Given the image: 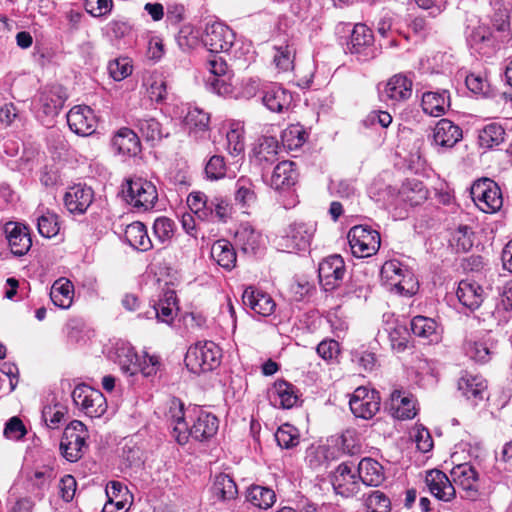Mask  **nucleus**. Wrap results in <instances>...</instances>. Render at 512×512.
<instances>
[{"instance_id":"423d86ee","label":"nucleus","mask_w":512,"mask_h":512,"mask_svg":"<svg viewBox=\"0 0 512 512\" xmlns=\"http://www.w3.org/2000/svg\"><path fill=\"white\" fill-rule=\"evenodd\" d=\"M348 241L351 251L358 258L370 257L379 250L380 234L367 226L358 225L350 229Z\"/></svg>"},{"instance_id":"79ce46f5","label":"nucleus","mask_w":512,"mask_h":512,"mask_svg":"<svg viewBox=\"0 0 512 512\" xmlns=\"http://www.w3.org/2000/svg\"><path fill=\"white\" fill-rule=\"evenodd\" d=\"M372 41L373 35L371 30L364 24H356L351 34L349 49L352 53H360Z\"/></svg>"},{"instance_id":"bb28decb","label":"nucleus","mask_w":512,"mask_h":512,"mask_svg":"<svg viewBox=\"0 0 512 512\" xmlns=\"http://www.w3.org/2000/svg\"><path fill=\"white\" fill-rule=\"evenodd\" d=\"M411 330L414 335L429 343L438 342L441 337L440 328L435 320L424 316H416L412 319Z\"/></svg>"},{"instance_id":"680f3d73","label":"nucleus","mask_w":512,"mask_h":512,"mask_svg":"<svg viewBox=\"0 0 512 512\" xmlns=\"http://www.w3.org/2000/svg\"><path fill=\"white\" fill-rule=\"evenodd\" d=\"M366 507L368 512H389L390 501L380 491H374L366 499Z\"/></svg>"},{"instance_id":"4d7b16f0","label":"nucleus","mask_w":512,"mask_h":512,"mask_svg":"<svg viewBox=\"0 0 512 512\" xmlns=\"http://www.w3.org/2000/svg\"><path fill=\"white\" fill-rule=\"evenodd\" d=\"M177 43L183 50L194 48L199 43V33L190 24L183 25L177 36Z\"/></svg>"},{"instance_id":"603ef678","label":"nucleus","mask_w":512,"mask_h":512,"mask_svg":"<svg viewBox=\"0 0 512 512\" xmlns=\"http://www.w3.org/2000/svg\"><path fill=\"white\" fill-rule=\"evenodd\" d=\"M294 57L295 50L292 46H280L275 48L273 62L280 71L286 72L293 68Z\"/></svg>"},{"instance_id":"9d476101","label":"nucleus","mask_w":512,"mask_h":512,"mask_svg":"<svg viewBox=\"0 0 512 512\" xmlns=\"http://www.w3.org/2000/svg\"><path fill=\"white\" fill-rule=\"evenodd\" d=\"M380 401L381 399L377 391L360 386L353 392L349 405L356 417L371 419L379 411Z\"/></svg>"},{"instance_id":"4468645a","label":"nucleus","mask_w":512,"mask_h":512,"mask_svg":"<svg viewBox=\"0 0 512 512\" xmlns=\"http://www.w3.org/2000/svg\"><path fill=\"white\" fill-rule=\"evenodd\" d=\"M425 482L431 494L439 500L449 502L456 496V490L450 478L440 470L427 471Z\"/></svg>"},{"instance_id":"7c9ffc66","label":"nucleus","mask_w":512,"mask_h":512,"mask_svg":"<svg viewBox=\"0 0 512 512\" xmlns=\"http://www.w3.org/2000/svg\"><path fill=\"white\" fill-rule=\"evenodd\" d=\"M74 287L71 281L66 278L56 280L50 291L52 302L63 309L69 308L73 302Z\"/></svg>"},{"instance_id":"69168bd1","label":"nucleus","mask_w":512,"mask_h":512,"mask_svg":"<svg viewBox=\"0 0 512 512\" xmlns=\"http://www.w3.org/2000/svg\"><path fill=\"white\" fill-rule=\"evenodd\" d=\"M160 368V362L157 356H149L144 353L140 355L139 370L143 376L151 377L156 375Z\"/></svg>"},{"instance_id":"c756f323","label":"nucleus","mask_w":512,"mask_h":512,"mask_svg":"<svg viewBox=\"0 0 512 512\" xmlns=\"http://www.w3.org/2000/svg\"><path fill=\"white\" fill-rule=\"evenodd\" d=\"M291 94L284 88L273 85L264 92L263 103L273 112H282L291 103Z\"/></svg>"},{"instance_id":"72a5a7b5","label":"nucleus","mask_w":512,"mask_h":512,"mask_svg":"<svg viewBox=\"0 0 512 512\" xmlns=\"http://www.w3.org/2000/svg\"><path fill=\"white\" fill-rule=\"evenodd\" d=\"M176 297L173 291L165 294V301H161L158 307H152L145 312L146 318H157L164 323H171L176 315Z\"/></svg>"},{"instance_id":"3c124183","label":"nucleus","mask_w":512,"mask_h":512,"mask_svg":"<svg viewBox=\"0 0 512 512\" xmlns=\"http://www.w3.org/2000/svg\"><path fill=\"white\" fill-rule=\"evenodd\" d=\"M39 233L46 238H51L59 233L58 217L52 212L41 214L37 219Z\"/></svg>"},{"instance_id":"a878e982","label":"nucleus","mask_w":512,"mask_h":512,"mask_svg":"<svg viewBox=\"0 0 512 512\" xmlns=\"http://www.w3.org/2000/svg\"><path fill=\"white\" fill-rule=\"evenodd\" d=\"M358 480L367 486H378L384 480L383 468L376 460L364 458L358 465Z\"/></svg>"},{"instance_id":"f704fd0d","label":"nucleus","mask_w":512,"mask_h":512,"mask_svg":"<svg viewBox=\"0 0 512 512\" xmlns=\"http://www.w3.org/2000/svg\"><path fill=\"white\" fill-rule=\"evenodd\" d=\"M448 107V97L445 92H426L422 96L423 111L431 116L438 117L444 114Z\"/></svg>"},{"instance_id":"cd10ccee","label":"nucleus","mask_w":512,"mask_h":512,"mask_svg":"<svg viewBox=\"0 0 512 512\" xmlns=\"http://www.w3.org/2000/svg\"><path fill=\"white\" fill-rule=\"evenodd\" d=\"M483 289L475 282L463 280L459 283L457 289V297L459 301L470 309L480 306L483 301Z\"/></svg>"},{"instance_id":"a211bd4d","label":"nucleus","mask_w":512,"mask_h":512,"mask_svg":"<svg viewBox=\"0 0 512 512\" xmlns=\"http://www.w3.org/2000/svg\"><path fill=\"white\" fill-rule=\"evenodd\" d=\"M381 95L393 102L406 101L412 95V80L403 74H396L384 84Z\"/></svg>"},{"instance_id":"7ed1b4c3","label":"nucleus","mask_w":512,"mask_h":512,"mask_svg":"<svg viewBox=\"0 0 512 512\" xmlns=\"http://www.w3.org/2000/svg\"><path fill=\"white\" fill-rule=\"evenodd\" d=\"M220 358V348L212 341H204L188 349L185 363L191 372L199 374L215 369L220 364Z\"/></svg>"},{"instance_id":"e2e57ef3","label":"nucleus","mask_w":512,"mask_h":512,"mask_svg":"<svg viewBox=\"0 0 512 512\" xmlns=\"http://www.w3.org/2000/svg\"><path fill=\"white\" fill-rule=\"evenodd\" d=\"M153 232L160 242H165L173 236L174 224L168 218H158L154 222Z\"/></svg>"},{"instance_id":"6ab92c4d","label":"nucleus","mask_w":512,"mask_h":512,"mask_svg":"<svg viewBox=\"0 0 512 512\" xmlns=\"http://www.w3.org/2000/svg\"><path fill=\"white\" fill-rule=\"evenodd\" d=\"M242 299L245 306L261 316L271 315L276 307L274 300L269 294L254 287L246 288Z\"/></svg>"},{"instance_id":"58836bf2","label":"nucleus","mask_w":512,"mask_h":512,"mask_svg":"<svg viewBox=\"0 0 512 512\" xmlns=\"http://www.w3.org/2000/svg\"><path fill=\"white\" fill-rule=\"evenodd\" d=\"M246 498L253 505L267 509L274 504L276 495L270 488L255 485L248 489Z\"/></svg>"},{"instance_id":"1a4fd4ad","label":"nucleus","mask_w":512,"mask_h":512,"mask_svg":"<svg viewBox=\"0 0 512 512\" xmlns=\"http://www.w3.org/2000/svg\"><path fill=\"white\" fill-rule=\"evenodd\" d=\"M234 33L221 22L207 23L202 35V43L212 53L227 52L233 45Z\"/></svg>"},{"instance_id":"774afa93","label":"nucleus","mask_w":512,"mask_h":512,"mask_svg":"<svg viewBox=\"0 0 512 512\" xmlns=\"http://www.w3.org/2000/svg\"><path fill=\"white\" fill-rule=\"evenodd\" d=\"M206 174L211 179H219L225 175L226 167L224 159L221 156H213L208 161L206 168Z\"/></svg>"},{"instance_id":"0eeeda50","label":"nucleus","mask_w":512,"mask_h":512,"mask_svg":"<svg viewBox=\"0 0 512 512\" xmlns=\"http://www.w3.org/2000/svg\"><path fill=\"white\" fill-rule=\"evenodd\" d=\"M87 431L81 421H72L64 430L60 449L63 456L71 462L80 459L84 453Z\"/></svg>"},{"instance_id":"39448f33","label":"nucleus","mask_w":512,"mask_h":512,"mask_svg":"<svg viewBox=\"0 0 512 512\" xmlns=\"http://www.w3.org/2000/svg\"><path fill=\"white\" fill-rule=\"evenodd\" d=\"M470 193L475 205L485 213H495L502 207L503 199L500 189L488 178L474 182Z\"/></svg>"},{"instance_id":"20e7f679","label":"nucleus","mask_w":512,"mask_h":512,"mask_svg":"<svg viewBox=\"0 0 512 512\" xmlns=\"http://www.w3.org/2000/svg\"><path fill=\"white\" fill-rule=\"evenodd\" d=\"M125 200L133 208L147 211L154 207L158 192L151 181L142 177H133L126 180L123 186Z\"/></svg>"},{"instance_id":"5fc2aeb1","label":"nucleus","mask_w":512,"mask_h":512,"mask_svg":"<svg viewBox=\"0 0 512 512\" xmlns=\"http://www.w3.org/2000/svg\"><path fill=\"white\" fill-rule=\"evenodd\" d=\"M338 446L344 453L354 455L361 449L360 439L354 429L345 430L339 438Z\"/></svg>"},{"instance_id":"a19ab883","label":"nucleus","mask_w":512,"mask_h":512,"mask_svg":"<svg viewBox=\"0 0 512 512\" xmlns=\"http://www.w3.org/2000/svg\"><path fill=\"white\" fill-rule=\"evenodd\" d=\"M212 490L213 493L222 500L233 499L237 495L236 484L233 479L226 474L215 476Z\"/></svg>"},{"instance_id":"13d9d810","label":"nucleus","mask_w":512,"mask_h":512,"mask_svg":"<svg viewBox=\"0 0 512 512\" xmlns=\"http://www.w3.org/2000/svg\"><path fill=\"white\" fill-rule=\"evenodd\" d=\"M473 232L467 226H460L453 234L451 244L459 251H468L473 246Z\"/></svg>"},{"instance_id":"de8ad7c7","label":"nucleus","mask_w":512,"mask_h":512,"mask_svg":"<svg viewBox=\"0 0 512 512\" xmlns=\"http://www.w3.org/2000/svg\"><path fill=\"white\" fill-rule=\"evenodd\" d=\"M306 462L313 470L325 469L328 466V448L326 446H310L306 452Z\"/></svg>"},{"instance_id":"aec40b11","label":"nucleus","mask_w":512,"mask_h":512,"mask_svg":"<svg viewBox=\"0 0 512 512\" xmlns=\"http://www.w3.org/2000/svg\"><path fill=\"white\" fill-rule=\"evenodd\" d=\"M66 99L62 87L55 86L45 89L39 97L38 113L42 117L53 118L60 112Z\"/></svg>"},{"instance_id":"09e8293b","label":"nucleus","mask_w":512,"mask_h":512,"mask_svg":"<svg viewBox=\"0 0 512 512\" xmlns=\"http://www.w3.org/2000/svg\"><path fill=\"white\" fill-rule=\"evenodd\" d=\"M306 141V132L300 125H291L282 132V142L290 150L298 149Z\"/></svg>"},{"instance_id":"6e6552de","label":"nucleus","mask_w":512,"mask_h":512,"mask_svg":"<svg viewBox=\"0 0 512 512\" xmlns=\"http://www.w3.org/2000/svg\"><path fill=\"white\" fill-rule=\"evenodd\" d=\"M74 403L90 417L102 416L107 408L104 395L87 385H78L72 392Z\"/></svg>"},{"instance_id":"c85d7f7f","label":"nucleus","mask_w":512,"mask_h":512,"mask_svg":"<svg viewBox=\"0 0 512 512\" xmlns=\"http://www.w3.org/2000/svg\"><path fill=\"white\" fill-rule=\"evenodd\" d=\"M296 171L294 163L291 161H282L274 168L270 184L275 190H281L290 187L296 181Z\"/></svg>"},{"instance_id":"473e14b6","label":"nucleus","mask_w":512,"mask_h":512,"mask_svg":"<svg viewBox=\"0 0 512 512\" xmlns=\"http://www.w3.org/2000/svg\"><path fill=\"white\" fill-rule=\"evenodd\" d=\"M315 226L307 223H294L290 226L287 238L291 241L290 247L305 249L311 242Z\"/></svg>"},{"instance_id":"338daca9","label":"nucleus","mask_w":512,"mask_h":512,"mask_svg":"<svg viewBox=\"0 0 512 512\" xmlns=\"http://www.w3.org/2000/svg\"><path fill=\"white\" fill-rule=\"evenodd\" d=\"M232 207L228 203L227 200L222 197H214L210 199L208 205V211L210 213H215V215L220 219L225 221L227 217L231 214Z\"/></svg>"},{"instance_id":"6e6d98bb","label":"nucleus","mask_w":512,"mask_h":512,"mask_svg":"<svg viewBox=\"0 0 512 512\" xmlns=\"http://www.w3.org/2000/svg\"><path fill=\"white\" fill-rule=\"evenodd\" d=\"M185 125L191 130H204L208 126L209 116L199 108H190L184 119Z\"/></svg>"},{"instance_id":"37998d69","label":"nucleus","mask_w":512,"mask_h":512,"mask_svg":"<svg viewBox=\"0 0 512 512\" xmlns=\"http://www.w3.org/2000/svg\"><path fill=\"white\" fill-rule=\"evenodd\" d=\"M401 195L411 205H419L427 199L428 192L422 182L409 180L403 185Z\"/></svg>"},{"instance_id":"2eb2a0df","label":"nucleus","mask_w":512,"mask_h":512,"mask_svg":"<svg viewBox=\"0 0 512 512\" xmlns=\"http://www.w3.org/2000/svg\"><path fill=\"white\" fill-rule=\"evenodd\" d=\"M93 190L82 184L70 187L64 195V204L71 213H84L93 202Z\"/></svg>"},{"instance_id":"864d4df0","label":"nucleus","mask_w":512,"mask_h":512,"mask_svg":"<svg viewBox=\"0 0 512 512\" xmlns=\"http://www.w3.org/2000/svg\"><path fill=\"white\" fill-rule=\"evenodd\" d=\"M279 150V143L274 137H264L254 149L259 160L272 161Z\"/></svg>"},{"instance_id":"4c0bfd02","label":"nucleus","mask_w":512,"mask_h":512,"mask_svg":"<svg viewBox=\"0 0 512 512\" xmlns=\"http://www.w3.org/2000/svg\"><path fill=\"white\" fill-rule=\"evenodd\" d=\"M227 149L231 155L239 156L244 152V125L241 122H231L226 134Z\"/></svg>"},{"instance_id":"4be33fe9","label":"nucleus","mask_w":512,"mask_h":512,"mask_svg":"<svg viewBox=\"0 0 512 512\" xmlns=\"http://www.w3.org/2000/svg\"><path fill=\"white\" fill-rule=\"evenodd\" d=\"M462 138V130L448 119H441L433 130V143L443 148H452Z\"/></svg>"},{"instance_id":"412c9836","label":"nucleus","mask_w":512,"mask_h":512,"mask_svg":"<svg viewBox=\"0 0 512 512\" xmlns=\"http://www.w3.org/2000/svg\"><path fill=\"white\" fill-rule=\"evenodd\" d=\"M457 388L466 399L478 402L484 397L487 383L486 380L478 374L464 372L458 379Z\"/></svg>"},{"instance_id":"f3484780","label":"nucleus","mask_w":512,"mask_h":512,"mask_svg":"<svg viewBox=\"0 0 512 512\" xmlns=\"http://www.w3.org/2000/svg\"><path fill=\"white\" fill-rule=\"evenodd\" d=\"M5 233L9 248L14 255L22 256L29 251L32 241L26 226L8 222L5 225Z\"/></svg>"},{"instance_id":"8fccbe9b","label":"nucleus","mask_w":512,"mask_h":512,"mask_svg":"<svg viewBox=\"0 0 512 512\" xmlns=\"http://www.w3.org/2000/svg\"><path fill=\"white\" fill-rule=\"evenodd\" d=\"M140 133L147 141L161 140L168 132H164L161 124L154 118L142 119L138 123Z\"/></svg>"},{"instance_id":"5701e85b","label":"nucleus","mask_w":512,"mask_h":512,"mask_svg":"<svg viewBox=\"0 0 512 512\" xmlns=\"http://www.w3.org/2000/svg\"><path fill=\"white\" fill-rule=\"evenodd\" d=\"M112 147L121 155L135 156L140 152V140L137 134L126 127L120 128L112 137Z\"/></svg>"},{"instance_id":"393cba45","label":"nucleus","mask_w":512,"mask_h":512,"mask_svg":"<svg viewBox=\"0 0 512 512\" xmlns=\"http://www.w3.org/2000/svg\"><path fill=\"white\" fill-rule=\"evenodd\" d=\"M270 398L274 406L289 409L298 401L294 386L284 380H278L270 390Z\"/></svg>"},{"instance_id":"c9c22d12","label":"nucleus","mask_w":512,"mask_h":512,"mask_svg":"<svg viewBox=\"0 0 512 512\" xmlns=\"http://www.w3.org/2000/svg\"><path fill=\"white\" fill-rule=\"evenodd\" d=\"M211 256L225 269H232L235 266L236 253L226 240H218L212 245Z\"/></svg>"},{"instance_id":"bf43d9fd","label":"nucleus","mask_w":512,"mask_h":512,"mask_svg":"<svg viewBox=\"0 0 512 512\" xmlns=\"http://www.w3.org/2000/svg\"><path fill=\"white\" fill-rule=\"evenodd\" d=\"M209 201L201 192L191 193L187 198V204L191 211L200 219H204L208 215Z\"/></svg>"},{"instance_id":"e433bc0d","label":"nucleus","mask_w":512,"mask_h":512,"mask_svg":"<svg viewBox=\"0 0 512 512\" xmlns=\"http://www.w3.org/2000/svg\"><path fill=\"white\" fill-rule=\"evenodd\" d=\"M505 139L504 128L497 123H490L479 131L478 142L481 147L493 148Z\"/></svg>"},{"instance_id":"f257e3e1","label":"nucleus","mask_w":512,"mask_h":512,"mask_svg":"<svg viewBox=\"0 0 512 512\" xmlns=\"http://www.w3.org/2000/svg\"><path fill=\"white\" fill-rule=\"evenodd\" d=\"M173 434L179 444H185L189 435L196 440L203 441L214 436L218 430V419L209 413H200L192 427L188 428L184 420L183 404L179 400L171 402L169 410Z\"/></svg>"},{"instance_id":"f03ea898","label":"nucleus","mask_w":512,"mask_h":512,"mask_svg":"<svg viewBox=\"0 0 512 512\" xmlns=\"http://www.w3.org/2000/svg\"><path fill=\"white\" fill-rule=\"evenodd\" d=\"M381 280L389 290L401 295H413L418 289L413 273L396 260L383 264Z\"/></svg>"},{"instance_id":"a18cd8bd","label":"nucleus","mask_w":512,"mask_h":512,"mask_svg":"<svg viewBox=\"0 0 512 512\" xmlns=\"http://www.w3.org/2000/svg\"><path fill=\"white\" fill-rule=\"evenodd\" d=\"M275 438L279 446L286 449L293 448L300 442L298 429L289 423H285L278 428Z\"/></svg>"},{"instance_id":"c03bdc74","label":"nucleus","mask_w":512,"mask_h":512,"mask_svg":"<svg viewBox=\"0 0 512 512\" xmlns=\"http://www.w3.org/2000/svg\"><path fill=\"white\" fill-rule=\"evenodd\" d=\"M235 200L244 207H250L256 201L254 185L249 178L241 177L236 183Z\"/></svg>"},{"instance_id":"ddd939ff","label":"nucleus","mask_w":512,"mask_h":512,"mask_svg":"<svg viewBox=\"0 0 512 512\" xmlns=\"http://www.w3.org/2000/svg\"><path fill=\"white\" fill-rule=\"evenodd\" d=\"M67 123L74 133L88 136L95 131L96 117L90 107L78 105L67 114Z\"/></svg>"},{"instance_id":"0e129e2a","label":"nucleus","mask_w":512,"mask_h":512,"mask_svg":"<svg viewBox=\"0 0 512 512\" xmlns=\"http://www.w3.org/2000/svg\"><path fill=\"white\" fill-rule=\"evenodd\" d=\"M148 94L151 100L160 102L166 96V82L162 76L156 75L149 79Z\"/></svg>"},{"instance_id":"49530a36","label":"nucleus","mask_w":512,"mask_h":512,"mask_svg":"<svg viewBox=\"0 0 512 512\" xmlns=\"http://www.w3.org/2000/svg\"><path fill=\"white\" fill-rule=\"evenodd\" d=\"M109 75L115 81H122L133 72V62L129 57H118L108 63Z\"/></svg>"},{"instance_id":"dca6fc26","label":"nucleus","mask_w":512,"mask_h":512,"mask_svg":"<svg viewBox=\"0 0 512 512\" xmlns=\"http://www.w3.org/2000/svg\"><path fill=\"white\" fill-rule=\"evenodd\" d=\"M335 491L345 497L352 496L359 491V480L357 474L352 471L348 463L340 464L332 478Z\"/></svg>"},{"instance_id":"052dcab7","label":"nucleus","mask_w":512,"mask_h":512,"mask_svg":"<svg viewBox=\"0 0 512 512\" xmlns=\"http://www.w3.org/2000/svg\"><path fill=\"white\" fill-rule=\"evenodd\" d=\"M465 350L466 354L477 362H487L490 358V348L483 341H469Z\"/></svg>"},{"instance_id":"f8f14e48","label":"nucleus","mask_w":512,"mask_h":512,"mask_svg":"<svg viewBox=\"0 0 512 512\" xmlns=\"http://www.w3.org/2000/svg\"><path fill=\"white\" fill-rule=\"evenodd\" d=\"M451 482L463 491L462 497L474 498L478 491V474L473 466L463 463L455 466L451 472Z\"/></svg>"},{"instance_id":"2f4dec72","label":"nucleus","mask_w":512,"mask_h":512,"mask_svg":"<svg viewBox=\"0 0 512 512\" xmlns=\"http://www.w3.org/2000/svg\"><path fill=\"white\" fill-rule=\"evenodd\" d=\"M125 239L133 248L141 251H147L152 247L145 225L138 221L126 227Z\"/></svg>"},{"instance_id":"b1692460","label":"nucleus","mask_w":512,"mask_h":512,"mask_svg":"<svg viewBox=\"0 0 512 512\" xmlns=\"http://www.w3.org/2000/svg\"><path fill=\"white\" fill-rule=\"evenodd\" d=\"M390 411L397 419H412L417 414L415 400L411 395L395 390L390 398Z\"/></svg>"},{"instance_id":"9b49d317","label":"nucleus","mask_w":512,"mask_h":512,"mask_svg":"<svg viewBox=\"0 0 512 512\" xmlns=\"http://www.w3.org/2000/svg\"><path fill=\"white\" fill-rule=\"evenodd\" d=\"M319 281L325 290H333L340 285L345 275V263L340 255L325 258L319 264Z\"/></svg>"},{"instance_id":"ea45409f","label":"nucleus","mask_w":512,"mask_h":512,"mask_svg":"<svg viewBox=\"0 0 512 512\" xmlns=\"http://www.w3.org/2000/svg\"><path fill=\"white\" fill-rule=\"evenodd\" d=\"M140 355L130 347H122L117 352V362L120 369L129 375L138 373Z\"/></svg>"}]
</instances>
